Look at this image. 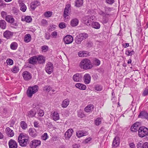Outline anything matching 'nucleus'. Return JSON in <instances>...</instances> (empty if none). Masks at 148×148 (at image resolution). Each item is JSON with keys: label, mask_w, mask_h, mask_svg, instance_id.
Returning <instances> with one entry per match:
<instances>
[{"label": "nucleus", "mask_w": 148, "mask_h": 148, "mask_svg": "<svg viewBox=\"0 0 148 148\" xmlns=\"http://www.w3.org/2000/svg\"><path fill=\"white\" fill-rule=\"evenodd\" d=\"M80 67L85 70L91 69L92 65L90 60L85 58L82 60L79 64Z\"/></svg>", "instance_id": "obj_1"}, {"label": "nucleus", "mask_w": 148, "mask_h": 148, "mask_svg": "<svg viewBox=\"0 0 148 148\" xmlns=\"http://www.w3.org/2000/svg\"><path fill=\"white\" fill-rule=\"evenodd\" d=\"M88 37V34L84 33H81L76 36L75 39V41L76 43L77 44H80L83 40L86 39Z\"/></svg>", "instance_id": "obj_2"}, {"label": "nucleus", "mask_w": 148, "mask_h": 148, "mask_svg": "<svg viewBox=\"0 0 148 148\" xmlns=\"http://www.w3.org/2000/svg\"><path fill=\"white\" fill-rule=\"evenodd\" d=\"M38 90V87L35 85L33 86H30L28 88L27 94L28 97H31L33 95L36 93Z\"/></svg>", "instance_id": "obj_3"}, {"label": "nucleus", "mask_w": 148, "mask_h": 148, "mask_svg": "<svg viewBox=\"0 0 148 148\" xmlns=\"http://www.w3.org/2000/svg\"><path fill=\"white\" fill-rule=\"evenodd\" d=\"M138 136L141 138L144 137L148 135V129L147 127L142 126L138 130Z\"/></svg>", "instance_id": "obj_4"}, {"label": "nucleus", "mask_w": 148, "mask_h": 148, "mask_svg": "<svg viewBox=\"0 0 148 148\" xmlns=\"http://www.w3.org/2000/svg\"><path fill=\"white\" fill-rule=\"evenodd\" d=\"M28 140V139L21 134L19 135L18 138V141L19 145L23 147H25L27 145Z\"/></svg>", "instance_id": "obj_5"}, {"label": "nucleus", "mask_w": 148, "mask_h": 148, "mask_svg": "<svg viewBox=\"0 0 148 148\" xmlns=\"http://www.w3.org/2000/svg\"><path fill=\"white\" fill-rule=\"evenodd\" d=\"M54 66L52 63L48 62L46 65L45 70L49 74H50L53 71Z\"/></svg>", "instance_id": "obj_6"}, {"label": "nucleus", "mask_w": 148, "mask_h": 148, "mask_svg": "<svg viewBox=\"0 0 148 148\" xmlns=\"http://www.w3.org/2000/svg\"><path fill=\"white\" fill-rule=\"evenodd\" d=\"M41 142L39 140L35 139L31 141L30 146L31 148H36L41 145Z\"/></svg>", "instance_id": "obj_7"}, {"label": "nucleus", "mask_w": 148, "mask_h": 148, "mask_svg": "<svg viewBox=\"0 0 148 148\" xmlns=\"http://www.w3.org/2000/svg\"><path fill=\"white\" fill-rule=\"evenodd\" d=\"M36 105H34L33 106V109L27 112L26 116L29 118H32L36 114L35 110L36 107Z\"/></svg>", "instance_id": "obj_8"}, {"label": "nucleus", "mask_w": 148, "mask_h": 148, "mask_svg": "<svg viewBox=\"0 0 148 148\" xmlns=\"http://www.w3.org/2000/svg\"><path fill=\"white\" fill-rule=\"evenodd\" d=\"M64 42L66 44H68L71 43L73 40V37L71 35H67L64 38Z\"/></svg>", "instance_id": "obj_9"}, {"label": "nucleus", "mask_w": 148, "mask_h": 148, "mask_svg": "<svg viewBox=\"0 0 148 148\" xmlns=\"http://www.w3.org/2000/svg\"><path fill=\"white\" fill-rule=\"evenodd\" d=\"M23 77L25 80H28L32 78V75L30 73L27 71L23 72L22 74Z\"/></svg>", "instance_id": "obj_10"}, {"label": "nucleus", "mask_w": 148, "mask_h": 148, "mask_svg": "<svg viewBox=\"0 0 148 148\" xmlns=\"http://www.w3.org/2000/svg\"><path fill=\"white\" fill-rule=\"evenodd\" d=\"M71 6L70 4H68L66 5L64 9V18L68 16L69 14L71 12Z\"/></svg>", "instance_id": "obj_11"}, {"label": "nucleus", "mask_w": 148, "mask_h": 148, "mask_svg": "<svg viewBox=\"0 0 148 148\" xmlns=\"http://www.w3.org/2000/svg\"><path fill=\"white\" fill-rule=\"evenodd\" d=\"M28 132L29 135L32 137L35 138L37 136V132L34 128H29Z\"/></svg>", "instance_id": "obj_12"}, {"label": "nucleus", "mask_w": 148, "mask_h": 148, "mask_svg": "<svg viewBox=\"0 0 148 148\" xmlns=\"http://www.w3.org/2000/svg\"><path fill=\"white\" fill-rule=\"evenodd\" d=\"M140 127V124L139 122H136L134 123L131 126V130L133 132H136L138 131Z\"/></svg>", "instance_id": "obj_13"}, {"label": "nucleus", "mask_w": 148, "mask_h": 148, "mask_svg": "<svg viewBox=\"0 0 148 148\" xmlns=\"http://www.w3.org/2000/svg\"><path fill=\"white\" fill-rule=\"evenodd\" d=\"M5 132L7 135L9 137H12L14 135V131L9 127L6 128Z\"/></svg>", "instance_id": "obj_14"}, {"label": "nucleus", "mask_w": 148, "mask_h": 148, "mask_svg": "<svg viewBox=\"0 0 148 148\" xmlns=\"http://www.w3.org/2000/svg\"><path fill=\"white\" fill-rule=\"evenodd\" d=\"M9 148H17V144L16 142L14 140L10 139L8 142Z\"/></svg>", "instance_id": "obj_15"}, {"label": "nucleus", "mask_w": 148, "mask_h": 148, "mask_svg": "<svg viewBox=\"0 0 148 148\" xmlns=\"http://www.w3.org/2000/svg\"><path fill=\"white\" fill-rule=\"evenodd\" d=\"M40 4V3L37 1H34L32 2L31 4L30 8L33 10Z\"/></svg>", "instance_id": "obj_16"}, {"label": "nucleus", "mask_w": 148, "mask_h": 148, "mask_svg": "<svg viewBox=\"0 0 148 148\" xmlns=\"http://www.w3.org/2000/svg\"><path fill=\"white\" fill-rule=\"evenodd\" d=\"M91 77L88 74H85L84 76V81L86 84H89L90 82Z\"/></svg>", "instance_id": "obj_17"}, {"label": "nucleus", "mask_w": 148, "mask_h": 148, "mask_svg": "<svg viewBox=\"0 0 148 148\" xmlns=\"http://www.w3.org/2000/svg\"><path fill=\"white\" fill-rule=\"evenodd\" d=\"M73 132L72 129H69L65 133V136L66 139H69L72 136Z\"/></svg>", "instance_id": "obj_18"}, {"label": "nucleus", "mask_w": 148, "mask_h": 148, "mask_svg": "<svg viewBox=\"0 0 148 148\" xmlns=\"http://www.w3.org/2000/svg\"><path fill=\"white\" fill-rule=\"evenodd\" d=\"M82 76L81 74L76 73L73 77V79L75 82H80L82 80Z\"/></svg>", "instance_id": "obj_19"}, {"label": "nucleus", "mask_w": 148, "mask_h": 148, "mask_svg": "<svg viewBox=\"0 0 148 148\" xmlns=\"http://www.w3.org/2000/svg\"><path fill=\"white\" fill-rule=\"evenodd\" d=\"M51 116L53 120L55 121L58 120L60 119L59 113L57 112H54L52 113Z\"/></svg>", "instance_id": "obj_20"}, {"label": "nucleus", "mask_w": 148, "mask_h": 148, "mask_svg": "<svg viewBox=\"0 0 148 148\" xmlns=\"http://www.w3.org/2000/svg\"><path fill=\"white\" fill-rule=\"evenodd\" d=\"M78 54L79 57H87L89 55V52L87 51H79Z\"/></svg>", "instance_id": "obj_21"}, {"label": "nucleus", "mask_w": 148, "mask_h": 148, "mask_svg": "<svg viewBox=\"0 0 148 148\" xmlns=\"http://www.w3.org/2000/svg\"><path fill=\"white\" fill-rule=\"evenodd\" d=\"M13 35V33L8 30L6 31L3 34L4 37L7 39L10 38Z\"/></svg>", "instance_id": "obj_22"}, {"label": "nucleus", "mask_w": 148, "mask_h": 148, "mask_svg": "<svg viewBox=\"0 0 148 148\" xmlns=\"http://www.w3.org/2000/svg\"><path fill=\"white\" fill-rule=\"evenodd\" d=\"M5 21L8 23H12L14 21V19L11 15H9L6 16L5 19Z\"/></svg>", "instance_id": "obj_23"}, {"label": "nucleus", "mask_w": 148, "mask_h": 148, "mask_svg": "<svg viewBox=\"0 0 148 148\" xmlns=\"http://www.w3.org/2000/svg\"><path fill=\"white\" fill-rule=\"evenodd\" d=\"M29 62L32 64H36L37 62V56H34L30 58L29 60Z\"/></svg>", "instance_id": "obj_24"}, {"label": "nucleus", "mask_w": 148, "mask_h": 148, "mask_svg": "<svg viewBox=\"0 0 148 148\" xmlns=\"http://www.w3.org/2000/svg\"><path fill=\"white\" fill-rule=\"evenodd\" d=\"M32 19L30 16H24L22 17L21 21H25L27 23H30L32 21Z\"/></svg>", "instance_id": "obj_25"}, {"label": "nucleus", "mask_w": 148, "mask_h": 148, "mask_svg": "<svg viewBox=\"0 0 148 148\" xmlns=\"http://www.w3.org/2000/svg\"><path fill=\"white\" fill-rule=\"evenodd\" d=\"M94 108V106L92 104H89L85 108L84 110L86 112H92Z\"/></svg>", "instance_id": "obj_26"}, {"label": "nucleus", "mask_w": 148, "mask_h": 148, "mask_svg": "<svg viewBox=\"0 0 148 148\" xmlns=\"http://www.w3.org/2000/svg\"><path fill=\"white\" fill-rule=\"evenodd\" d=\"M138 117L148 119V114L146 112L142 111L138 115Z\"/></svg>", "instance_id": "obj_27"}, {"label": "nucleus", "mask_w": 148, "mask_h": 148, "mask_svg": "<svg viewBox=\"0 0 148 148\" xmlns=\"http://www.w3.org/2000/svg\"><path fill=\"white\" fill-rule=\"evenodd\" d=\"M37 62L40 64H42L45 62V57L42 55L37 56Z\"/></svg>", "instance_id": "obj_28"}, {"label": "nucleus", "mask_w": 148, "mask_h": 148, "mask_svg": "<svg viewBox=\"0 0 148 148\" xmlns=\"http://www.w3.org/2000/svg\"><path fill=\"white\" fill-rule=\"evenodd\" d=\"M75 86L77 88L82 90H85L86 88L85 85L80 83H77Z\"/></svg>", "instance_id": "obj_29"}, {"label": "nucleus", "mask_w": 148, "mask_h": 148, "mask_svg": "<svg viewBox=\"0 0 148 148\" xmlns=\"http://www.w3.org/2000/svg\"><path fill=\"white\" fill-rule=\"evenodd\" d=\"M79 21L77 18H75L72 19L71 22V25L72 27L76 26L78 23Z\"/></svg>", "instance_id": "obj_30"}, {"label": "nucleus", "mask_w": 148, "mask_h": 148, "mask_svg": "<svg viewBox=\"0 0 148 148\" xmlns=\"http://www.w3.org/2000/svg\"><path fill=\"white\" fill-rule=\"evenodd\" d=\"M119 144L118 137H115L113 141L112 146L114 147H117Z\"/></svg>", "instance_id": "obj_31"}, {"label": "nucleus", "mask_w": 148, "mask_h": 148, "mask_svg": "<svg viewBox=\"0 0 148 148\" xmlns=\"http://www.w3.org/2000/svg\"><path fill=\"white\" fill-rule=\"evenodd\" d=\"M83 20L84 22V23L86 25H90V21L89 19V16H85L83 18Z\"/></svg>", "instance_id": "obj_32"}, {"label": "nucleus", "mask_w": 148, "mask_h": 148, "mask_svg": "<svg viewBox=\"0 0 148 148\" xmlns=\"http://www.w3.org/2000/svg\"><path fill=\"white\" fill-rule=\"evenodd\" d=\"M6 26V23L4 20H0V27L2 29H5Z\"/></svg>", "instance_id": "obj_33"}, {"label": "nucleus", "mask_w": 148, "mask_h": 148, "mask_svg": "<svg viewBox=\"0 0 148 148\" xmlns=\"http://www.w3.org/2000/svg\"><path fill=\"white\" fill-rule=\"evenodd\" d=\"M69 101L68 99H64L62 102V106L63 108L66 107L69 105Z\"/></svg>", "instance_id": "obj_34"}, {"label": "nucleus", "mask_w": 148, "mask_h": 148, "mask_svg": "<svg viewBox=\"0 0 148 148\" xmlns=\"http://www.w3.org/2000/svg\"><path fill=\"white\" fill-rule=\"evenodd\" d=\"M92 26L93 28L98 29L100 28V25L99 23L97 22H93L92 23Z\"/></svg>", "instance_id": "obj_35"}, {"label": "nucleus", "mask_w": 148, "mask_h": 148, "mask_svg": "<svg viewBox=\"0 0 148 148\" xmlns=\"http://www.w3.org/2000/svg\"><path fill=\"white\" fill-rule=\"evenodd\" d=\"M31 39V37L30 35L29 34H27L24 37V41L25 42H29Z\"/></svg>", "instance_id": "obj_36"}, {"label": "nucleus", "mask_w": 148, "mask_h": 148, "mask_svg": "<svg viewBox=\"0 0 148 148\" xmlns=\"http://www.w3.org/2000/svg\"><path fill=\"white\" fill-rule=\"evenodd\" d=\"M83 4V0H77L75 2V6L79 7L82 6Z\"/></svg>", "instance_id": "obj_37"}, {"label": "nucleus", "mask_w": 148, "mask_h": 148, "mask_svg": "<svg viewBox=\"0 0 148 148\" xmlns=\"http://www.w3.org/2000/svg\"><path fill=\"white\" fill-rule=\"evenodd\" d=\"M10 47L11 49L16 50L17 48L18 44L16 42H13L11 44Z\"/></svg>", "instance_id": "obj_38"}, {"label": "nucleus", "mask_w": 148, "mask_h": 148, "mask_svg": "<svg viewBox=\"0 0 148 148\" xmlns=\"http://www.w3.org/2000/svg\"><path fill=\"white\" fill-rule=\"evenodd\" d=\"M125 54L127 56H132L135 53V52L134 51L132 50L130 51L129 50H126L125 53Z\"/></svg>", "instance_id": "obj_39"}, {"label": "nucleus", "mask_w": 148, "mask_h": 148, "mask_svg": "<svg viewBox=\"0 0 148 148\" xmlns=\"http://www.w3.org/2000/svg\"><path fill=\"white\" fill-rule=\"evenodd\" d=\"M21 126L22 128L24 129H25L27 128V125L26 123L24 121H21Z\"/></svg>", "instance_id": "obj_40"}, {"label": "nucleus", "mask_w": 148, "mask_h": 148, "mask_svg": "<svg viewBox=\"0 0 148 148\" xmlns=\"http://www.w3.org/2000/svg\"><path fill=\"white\" fill-rule=\"evenodd\" d=\"M95 88L96 90L100 91L102 90L103 87L101 85L97 84L95 85Z\"/></svg>", "instance_id": "obj_41"}, {"label": "nucleus", "mask_w": 148, "mask_h": 148, "mask_svg": "<svg viewBox=\"0 0 148 148\" xmlns=\"http://www.w3.org/2000/svg\"><path fill=\"white\" fill-rule=\"evenodd\" d=\"M102 119L100 118H97L95 120V123L96 125H99L101 122Z\"/></svg>", "instance_id": "obj_42"}, {"label": "nucleus", "mask_w": 148, "mask_h": 148, "mask_svg": "<svg viewBox=\"0 0 148 148\" xmlns=\"http://www.w3.org/2000/svg\"><path fill=\"white\" fill-rule=\"evenodd\" d=\"M52 14V12L50 11H47L45 12L44 14V15L46 17H50Z\"/></svg>", "instance_id": "obj_43"}, {"label": "nucleus", "mask_w": 148, "mask_h": 148, "mask_svg": "<svg viewBox=\"0 0 148 148\" xmlns=\"http://www.w3.org/2000/svg\"><path fill=\"white\" fill-rule=\"evenodd\" d=\"M48 138V136L47 135V133H44L41 136V138L43 140H46Z\"/></svg>", "instance_id": "obj_44"}, {"label": "nucleus", "mask_w": 148, "mask_h": 148, "mask_svg": "<svg viewBox=\"0 0 148 148\" xmlns=\"http://www.w3.org/2000/svg\"><path fill=\"white\" fill-rule=\"evenodd\" d=\"M20 8V10L23 12H25L26 9L27 7L25 4L19 6Z\"/></svg>", "instance_id": "obj_45"}, {"label": "nucleus", "mask_w": 148, "mask_h": 148, "mask_svg": "<svg viewBox=\"0 0 148 148\" xmlns=\"http://www.w3.org/2000/svg\"><path fill=\"white\" fill-rule=\"evenodd\" d=\"M83 132L81 131L77 132L76 133L77 136L78 137H80L83 136Z\"/></svg>", "instance_id": "obj_46"}, {"label": "nucleus", "mask_w": 148, "mask_h": 148, "mask_svg": "<svg viewBox=\"0 0 148 148\" xmlns=\"http://www.w3.org/2000/svg\"><path fill=\"white\" fill-rule=\"evenodd\" d=\"M1 16L3 18L5 19V17L8 15H7V13L4 11H2L1 13Z\"/></svg>", "instance_id": "obj_47"}, {"label": "nucleus", "mask_w": 148, "mask_h": 148, "mask_svg": "<svg viewBox=\"0 0 148 148\" xmlns=\"http://www.w3.org/2000/svg\"><path fill=\"white\" fill-rule=\"evenodd\" d=\"M19 69L18 67L17 66H15L12 69V71L14 73H17L19 71Z\"/></svg>", "instance_id": "obj_48"}, {"label": "nucleus", "mask_w": 148, "mask_h": 148, "mask_svg": "<svg viewBox=\"0 0 148 148\" xmlns=\"http://www.w3.org/2000/svg\"><path fill=\"white\" fill-rule=\"evenodd\" d=\"M39 116H42L44 114V113L43 110H39L38 112L37 113Z\"/></svg>", "instance_id": "obj_49"}, {"label": "nucleus", "mask_w": 148, "mask_h": 148, "mask_svg": "<svg viewBox=\"0 0 148 148\" xmlns=\"http://www.w3.org/2000/svg\"><path fill=\"white\" fill-rule=\"evenodd\" d=\"M94 63L96 66H99L100 64V61L97 59H95L94 60Z\"/></svg>", "instance_id": "obj_50"}, {"label": "nucleus", "mask_w": 148, "mask_h": 148, "mask_svg": "<svg viewBox=\"0 0 148 148\" xmlns=\"http://www.w3.org/2000/svg\"><path fill=\"white\" fill-rule=\"evenodd\" d=\"M7 64L9 65H12L13 64V61L11 59H8L6 60Z\"/></svg>", "instance_id": "obj_51"}, {"label": "nucleus", "mask_w": 148, "mask_h": 148, "mask_svg": "<svg viewBox=\"0 0 148 148\" xmlns=\"http://www.w3.org/2000/svg\"><path fill=\"white\" fill-rule=\"evenodd\" d=\"M59 27L61 29H63L66 27L65 23L64 22L61 23L59 25Z\"/></svg>", "instance_id": "obj_52"}, {"label": "nucleus", "mask_w": 148, "mask_h": 148, "mask_svg": "<svg viewBox=\"0 0 148 148\" xmlns=\"http://www.w3.org/2000/svg\"><path fill=\"white\" fill-rule=\"evenodd\" d=\"M106 2L109 4L112 5L114 2V0H106Z\"/></svg>", "instance_id": "obj_53"}, {"label": "nucleus", "mask_w": 148, "mask_h": 148, "mask_svg": "<svg viewBox=\"0 0 148 148\" xmlns=\"http://www.w3.org/2000/svg\"><path fill=\"white\" fill-rule=\"evenodd\" d=\"M143 95L144 96L148 95V88H146L145 89L143 92Z\"/></svg>", "instance_id": "obj_54"}, {"label": "nucleus", "mask_w": 148, "mask_h": 148, "mask_svg": "<svg viewBox=\"0 0 148 148\" xmlns=\"http://www.w3.org/2000/svg\"><path fill=\"white\" fill-rule=\"evenodd\" d=\"M41 24L43 26L47 25V22L46 20L45 19H42L41 22Z\"/></svg>", "instance_id": "obj_55"}, {"label": "nucleus", "mask_w": 148, "mask_h": 148, "mask_svg": "<svg viewBox=\"0 0 148 148\" xmlns=\"http://www.w3.org/2000/svg\"><path fill=\"white\" fill-rule=\"evenodd\" d=\"M112 8H109V7H106L105 8V10L106 12V13L107 14V13H108L110 12L112 10Z\"/></svg>", "instance_id": "obj_56"}, {"label": "nucleus", "mask_w": 148, "mask_h": 148, "mask_svg": "<svg viewBox=\"0 0 148 148\" xmlns=\"http://www.w3.org/2000/svg\"><path fill=\"white\" fill-rule=\"evenodd\" d=\"M98 13L100 15H102L103 16H106L107 15H108V14H106L103 11L101 10H99L98 12Z\"/></svg>", "instance_id": "obj_57"}, {"label": "nucleus", "mask_w": 148, "mask_h": 148, "mask_svg": "<svg viewBox=\"0 0 148 148\" xmlns=\"http://www.w3.org/2000/svg\"><path fill=\"white\" fill-rule=\"evenodd\" d=\"M18 1L19 6L25 4L24 0H18Z\"/></svg>", "instance_id": "obj_58"}, {"label": "nucleus", "mask_w": 148, "mask_h": 148, "mask_svg": "<svg viewBox=\"0 0 148 148\" xmlns=\"http://www.w3.org/2000/svg\"><path fill=\"white\" fill-rule=\"evenodd\" d=\"M43 89L49 92L51 90V88L49 86H46Z\"/></svg>", "instance_id": "obj_59"}, {"label": "nucleus", "mask_w": 148, "mask_h": 148, "mask_svg": "<svg viewBox=\"0 0 148 148\" xmlns=\"http://www.w3.org/2000/svg\"><path fill=\"white\" fill-rule=\"evenodd\" d=\"M34 126L35 127H39V123L38 122L35 121L34 123Z\"/></svg>", "instance_id": "obj_60"}, {"label": "nucleus", "mask_w": 148, "mask_h": 148, "mask_svg": "<svg viewBox=\"0 0 148 148\" xmlns=\"http://www.w3.org/2000/svg\"><path fill=\"white\" fill-rule=\"evenodd\" d=\"M143 148H148V143L145 142L144 143L142 146Z\"/></svg>", "instance_id": "obj_61"}, {"label": "nucleus", "mask_w": 148, "mask_h": 148, "mask_svg": "<svg viewBox=\"0 0 148 148\" xmlns=\"http://www.w3.org/2000/svg\"><path fill=\"white\" fill-rule=\"evenodd\" d=\"M11 23L12 24L13 27L15 28H16L18 27V25L16 23L13 22V23Z\"/></svg>", "instance_id": "obj_62"}, {"label": "nucleus", "mask_w": 148, "mask_h": 148, "mask_svg": "<svg viewBox=\"0 0 148 148\" xmlns=\"http://www.w3.org/2000/svg\"><path fill=\"white\" fill-rule=\"evenodd\" d=\"M129 145L130 148H135V144L133 143H129Z\"/></svg>", "instance_id": "obj_63"}, {"label": "nucleus", "mask_w": 148, "mask_h": 148, "mask_svg": "<svg viewBox=\"0 0 148 148\" xmlns=\"http://www.w3.org/2000/svg\"><path fill=\"white\" fill-rule=\"evenodd\" d=\"M91 138L89 137L85 140L84 142L86 143H88V142L91 141Z\"/></svg>", "instance_id": "obj_64"}]
</instances>
